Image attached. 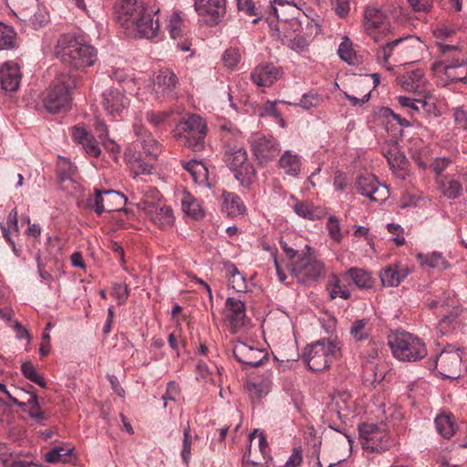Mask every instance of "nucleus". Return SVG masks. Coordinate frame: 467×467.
<instances>
[{
  "label": "nucleus",
  "mask_w": 467,
  "mask_h": 467,
  "mask_svg": "<svg viewBox=\"0 0 467 467\" xmlns=\"http://www.w3.org/2000/svg\"><path fill=\"white\" fill-rule=\"evenodd\" d=\"M56 54L67 67L83 70L94 65L97 59V50L88 44L83 37L70 34L59 37L56 46Z\"/></svg>",
  "instance_id": "nucleus-1"
},
{
  "label": "nucleus",
  "mask_w": 467,
  "mask_h": 467,
  "mask_svg": "<svg viewBox=\"0 0 467 467\" xmlns=\"http://www.w3.org/2000/svg\"><path fill=\"white\" fill-rule=\"evenodd\" d=\"M440 59L432 64L431 69L436 75L443 74L447 79L445 85L453 82H467V57L457 46L437 44Z\"/></svg>",
  "instance_id": "nucleus-2"
},
{
  "label": "nucleus",
  "mask_w": 467,
  "mask_h": 467,
  "mask_svg": "<svg viewBox=\"0 0 467 467\" xmlns=\"http://www.w3.org/2000/svg\"><path fill=\"white\" fill-rule=\"evenodd\" d=\"M206 135V121L196 114L182 118L172 130L174 140L193 151L204 150Z\"/></svg>",
  "instance_id": "nucleus-3"
},
{
  "label": "nucleus",
  "mask_w": 467,
  "mask_h": 467,
  "mask_svg": "<svg viewBox=\"0 0 467 467\" xmlns=\"http://www.w3.org/2000/svg\"><path fill=\"white\" fill-rule=\"evenodd\" d=\"M76 86V76L65 72L58 74L43 99V105L47 111L56 114L67 110L71 103L70 91Z\"/></svg>",
  "instance_id": "nucleus-4"
},
{
  "label": "nucleus",
  "mask_w": 467,
  "mask_h": 467,
  "mask_svg": "<svg viewBox=\"0 0 467 467\" xmlns=\"http://www.w3.org/2000/svg\"><path fill=\"white\" fill-rule=\"evenodd\" d=\"M340 356V348L335 340L322 338L307 345L302 358L309 369L322 371Z\"/></svg>",
  "instance_id": "nucleus-5"
},
{
  "label": "nucleus",
  "mask_w": 467,
  "mask_h": 467,
  "mask_svg": "<svg viewBox=\"0 0 467 467\" xmlns=\"http://www.w3.org/2000/svg\"><path fill=\"white\" fill-rule=\"evenodd\" d=\"M418 42L411 36L388 41L377 51L379 62L387 65L390 57L400 64H410L416 60Z\"/></svg>",
  "instance_id": "nucleus-6"
},
{
  "label": "nucleus",
  "mask_w": 467,
  "mask_h": 467,
  "mask_svg": "<svg viewBox=\"0 0 467 467\" xmlns=\"http://www.w3.org/2000/svg\"><path fill=\"white\" fill-rule=\"evenodd\" d=\"M389 346L394 357L402 361H416L427 355L423 341L408 332H397L389 336Z\"/></svg>",
  "instance_id": "nucleus-7"
},
{
  "label": "nucleus",
  "mask_w": 467,
  "mask_h": 467,
  "mask_svg": "<svg viewBox=\"0 0 467 467\" xmlns=\"http://www.w3.org/2000/svg\"><path fill=\"white\" fill-rule=\"evenodd\" d=\"M290 273L299 283L306 284L318 280L325 274V265L312 253V248L306 245L298 259L290 265Z\"/></svg>",
  "instance_id": "nucleus-8"
},
{
  "label": "nucleus",
  "mask_w": 467,
  "mask_h": 467,
  "mask_svg": "<svg viewBox=\"0 0 467 467\" xmlns=\"http://www.w3.org/2000/svg\"><path fill=\"white\" fill-rule=\"evenodd\" d=\"M161 193L155 188H150L139 203V208L147 214L150 220L161 229H167L173 225L175 218L171 207L160 205Z\"/></svg>",
  "instance_id": "nucleus-9"
},
{
  "label": "nucleus",
  "mask_w": 467,
  "mask_h": 467,
  "mask_svg": "<svg viewBox=\"0 0 467 467\" xmlns=\"http://www.w3.org/2000/svg\"><path fill=\"white\" fill-rule=\"evenodd\" d=\"M274 11L277 21L275 22L274 19L271 20L270 17L267 18L269 26L273 31V35H275L282 41L286 39L287 45L291 49L296 52L306 51L308 47V42L304 36H296L294 38H290L291 36L286 33L288 27H290L295 33L299 31L301 28L299 20L295 16L280 17L278 10L274 8Z\"/></svg>",
  "instance_id": "nucleus-10"
},
{
  "label": "nucleus",
  "mask_w": 467,
  "mask_h": 467,
  "mask_svg": "<svg viewBox=\"0 0 467 467\" xmlns=\"http://www.w3.org/2000/svg\"><path fill=\"white\" fill-rule=\"evenodd\" d=\"M224 161L243 186L248 187L255 176V169L243 148L228 147L224 152Z\"/></svg>",
  "instance_id": "nucleus-11"
},
{
  "label": "nucleus",
  "mask_w": 467,
  "mask_h": 467,
  "mask_svg": "<svg viewBox=\"0 0 467 467\" xmlns=\"http://www.w3.org/2000/svg\"><path fill=\"white\" fill-rule=\"evenodd\" d=\"M127 203V197L114 190L100 191L96 189L93 195H89L82 207L94 211L98 215L103 213H111L121 210Z\"/></svg>",
  "instance_id": "nucleus-12"
},
{
  "label": "nucleus",
  "mask_w": 467,
  "mask_h": 467,
  "mask_svg": "<svg viewBox=\"0 0 467 467\" xmlns=\"http://www.w3.org/2000/svg\"><path fill=\"white\" fill-rule=\"evenodd\" d=\"M145 6L138 0H117L114 5L117 22L129 30L145 10Z\"/></svg>",
  "instance_id": "nucleus-13"
},
{
  "label": "nucleus",
  "mask_w": 467,
  "mask_h": 467,
  "mask_svg": "<svg viewBox=\"0 0 467 467\" xmlns=\"http://www.w3.org/2000/svg\"><path fill=\"white\" fill-rule=\"evenodd\" d=\"M250 143L253 154L260 163L274 160L280 151L277 140L271 135L255 134Z\"/></svg>",
  "instance_id": "nucleus-14"
},
{
  "label": "nucleus",
  "mask_w": 467,
  "mask_h": 467,
  "mask_svg": "<svg viewBox=\"0 0 467 467\" xmlns=\"http://www.w3.org/2000/svg\"><path fill=\"white\" fill-rule=\"evenodd\" d=\"M357 191L372 202H382L389 197V189L371 174L361 175L356 182Z\"/></svg>",
  "instance_id": "nucleus-15"
},
{
  "label": "nucleus",
  "mask_w": 467,
  "mask_h": 467,
  "mask_svg": "<svg viewBox=\"0 0 467 467\" xmlns=\"http://www.w3.org/2000/svg\"><path fill=\"white\" fill-rule=\"evenodd\" d=\"M158 11L154 12L147 7L139 17L138 23H134L129 29L136 37L151 39L160 32Z\"/></svg>",
  "instance_id": "nucleus-16"
},
{
  "label": "nucleus",
  "mask_w": 467,
  "mask_h": 467,
  "mask_svg": "<svg viewBox=\"0 0 467 467\" xmlns=\"http://www.w3.org/2000/svg\"><path fill=\"white\" fill-rule=\"evenodd\" d=\"M101 97V105L104 110L112 117L120 116L130 105V99L123 91L118 88H108Z\"/></svg>",
  "instance_id": "nucleus-17"
},
{
  "label": "nucleus",
  "mask_w": 467,
  "mask_h": 467,
  "mask_svg": "<svg viewBox=\"0 0 467 467\" xmlns=\"http://www.w3.org/2000/svg\"><path fill=\"white\" fill-rule=\"evenodd\" d=\"M461 363L462 354L460 349L442 350L436 360V364L441 368V375L451 379L460 377Z\"/></svg>",
  "instance_id": "nucleus-18"
},
{
  "label": "nucleus",
  "mask_w": 467,
  "mask_h": 467,
  "mask_svg": "<svg viewBox=\"0 0 467 467\" xmlns=\"http://www.w3.org/2000/svg\"><path fill=\"white\" fill-rule=\"evenodd\" d=\"M359 435L362 448L371 452H380L386 450L383 443V432L374 424H362L359 426Z\"/></svg>",
  "instance_id": "nucleus-19"
},
{
  "label": "nucleus",
  "mask_w": 467,
  "mask_h": 467,
  "mask_svg": "<svg viewBox=\"0 0 467 467\" xmlns=\"http://www.w3.org/2000/svg\"><path fill=\"white\" fill-rule=\"evenodd\" d=\"M234 356L242 364L258 367L268 360L267 353L263 349L253 348L244 342H238L234 348Z\"/></svg>",
  "instance_id": "nucleus-20"
},
{
  "label": "nucleus",
  "mask_w": 467,
  "mask_h": 467,
  "mask_svg": "<svg viewBox=\"0 0 467 467\" xmlns=\"http://www.w3.org/2000/svg\"><path fill=\"white\" fill-rule=\"evenodd\" d=\"M281 67L273 63L258 65L251 73V79L259 87H270L282 77Z\"/></svg>",
  "instance_id": "nucleus-21"
},
{
  "label": "nucleus",
  "mask_w": 467,
  "mask_h": 467,
  "mask_svg": "<svg viewBox=\"0 0 467 467\" xmlns=\"http://www.w3.org/2000/svg\"><path fill=\"white\" fill-rule=\"evenodd\" d=\"M22 74L18 64L8 61L0 67V82L5 91L16 92L20 86Z\"/></svg>",
  "instance_id": "nucleus-22"
},
{
  "label": "nucleus",
  "mask_w": 467,
  "mask_h": 467,
  "mask_svg": "<svg viewBox=\"0 0 467 467\" xmlns=\"http://www.w3.org/2000/svg\"><path fill=\"white\" fill-rule=\"evenodd\" d=\"M196 10L200 15L207 16L217 24L226 13V0H195Z\"/></svg>",
  "instance_id": "nucleus-23"
},
{
  "label": "nucleus",
  "mask_w": 467,
  "mask_h": 467,
  "mask_svg": "<svg viewBox=\"0 0 467 467\" xmlns=\"http://www.w3.org/2000/svg\"><path fill=\"white\" fill-rule=\"evenodd\" d=\"M389 27L384 14L376 7L368 6L365 10L364 14V28L366 32L372 36L375 42L379 41V38L374 36L376 30H386Z\"/></svg>",
  "instance_id": "nucleus-24"
},
{
  "label": "nucleus",
  "mask_w": 467,
  "mask_h": 467,
  "mask_svg": "<svg viewBox=\"0 0 467 467\" xmlns=\"http://www.w3.org/2000/svg\"><path fill=\"white\" fill-rule=\"evenodd\" d=\"M225 308L228 312L229 321L235 329L244 326L246 314L245 305L243 301L234 297H228L225 302Z\"/></svg>",
  "instance_id": "nucleus-25"
},
{
  "label": "nucleus",
  "mask_w": 467,
  "mask_h": 467,
  "mask_svg": "<svg viewBox=\"0 0 467 467\" xmlns=\"http://www.w3.org/2000/svg\"><path fill=\"white\" fill-rule=\"evenodd\" d=\"M397 79L406 91L421 93L424 90L425 78L420 68L399 76Z\"/></svg>",
  "instance_id": "nucleus-26"
},
{
  "label": "nucleus",
  "mask_w": 467,
  "mask_h": 467,
  "mask_svg": "<svg viewBox=\"0 0 467 467\" xmlns=\"http://www.w3.org/2000/svg\"><path fill=\"white\" fill-rule=\"evenodd\" d=\"M33 387L29 386L27 390H25L29 398L26 401H21L24 407H21L23 411L27 412L28 416L36 423H43L48 420V415L40 408L38 397L35 391L32 390Z\"/></svg>",
  "instance_id": "nucleus-27"
},
{
  "label": "nucleus",
  "mask_w": 467,
  "mask_h": 467,
  "mask_svg": "<svg viewBox=\"0 0 467 467\" xmlns=\"http://www.w3.org/2000/svg\"><path fill=\"white\" fill-rule=\"evenodd\" d=\"M384 155L393 174L399 179L405 180L409 176V161L406 157L398 150L397 147Z\"/></svg>",
  "instance_id": "nucleus-28"
},
{
  "label": "nucleus",
  "mask_w": 467,
  "mask_h": 467,
  "mask_svg": "<svg viewBox=\"0 0 467 467\" xmlns=\"http://www.w3.org/2000/svg\"><path fill=\"white\" fill-rule=\"evenodd\" d=\"M409 270L397 265H388L380 272L381 283L385 286H398L407 277Z\"/></svg>",
  "instance_id": "nucleus-29"
},
{
  "label": "nucleus",
  "mask_w": 467,
  "mask_h": 467,
  "mask_svg": "<svg viewBox=\"0 0 467 467\" xmlns=\"http://www.w3.org/2000/svg\"><path fill=\"white\" fill-rule=\"evenodd\" d=\"M222 204L221 210L227 216H237L244 213L245 206L241 200V198L234 193L229 192H223L222 194Z\"/></svg>",
  "instance_id": "nucleus-30"
},
{
  "label": "nucleus",
  "mask_w": 467,
  "mask_h": 467,
  "mask_svg": "<svg viewBox=\"0 0 467 467\" xmlns=\"http://www.w3.org/2000/svg\"><path fill=\"white\" fill-rule=\"evenodd\" d=\"M463 310L460 307H453L448 314L443 315L437 325V331L441 336L452 333L461 324V317Z\"/></svg>",
  "instance_id": "nucleus-31"
},
{
  "label": "nucleus",
  "mask_w": 467,
  "mask_h": 467,
  "mask_svg": "<svg viewBox=\"0 0 467 467\" xmlns=\"http://www.w3.org/2000/svg\"><path fill=\"white\" fill-rule=\"evenodd\" d=\"M349 282L347 278H343V275L340 276L332 274L328 277L327 289L329 293L330 298L335 299L340 297L343 299H348L350 297V291L348 288Z\"/></svg>",
  "instance_id": "nucleus-32"
},
{
  "label": "nucleus",
  "mask_w": 467,
  "mask_h": 467,
  "mask_svg": "<svg viewBox=\"0 0 467 467\" xmlns=\"http://www.w3.org/2000/svg\"><path fill=\"white\" fill-rule=\"evenodd\" d=\"M271 380L269 377H253L245 384V389L252 399H261L269 391Z\"/></svg>",
  "instance_id": "nucleus-33"
},
{
  "label": "nucleus",
  "mask_w": 467,
  "mask_h": 467,
  "mask_svg": "<svg viewBox=\"0 0 467 467\" xmlns=\"http://www.w3.org/2000/svg\"><path fill=\"white\" fill-rule=\"evenodd\" d=\"M373 330V324L368 318H362L355 320L350 328L349 333L355 341L367 340Z\"/></svg>",
  "instance_id": "nucleus-34"
},
{
  "label": "nucleus",
  "mask_w": 467,
  "mask_h": 467,
  "mask_svg": "<svg viewBox=\"0 0 467 467\" xmlns=\"http://www.w3.org/2000/svg\"><path fill=\"white\" fill-rule=\"evenodd\" d=\"M8 7L21 21L29 18V13L36 9L37 0H5Z\"/></svg>",
  "instance_id": "nucleus-35"
},
{
  "label": "nucleus",
  "mask_w": 467,
  "mask_h": 467,
  "mask_svg": "<svg viewBox=\"0 0 467 467\" xmlns=\"http://www.w3.org/2000/svg\"><path fill=\"white\" fill-rule=\"evenodd\" d=\"M279 166L285 172L291 176H296L300 172L301 158L297 154L286 150L279 160Z\"/></svg>",
  "instance_id": "nucleus-36"
},
{
  "label": "nucleus",
  "mask_w": 467,
  "mask_h": 467,
  "mask_svg": "<svg viewBox=\"0 0 467 467\" xmlns=\"http://www.w3.org/2000/svg\"><path fill=\"white\" fill-rule=\"evenodd\" d=\"M343 278L350 280L358 288H368L372 285V279L370 274L361 268L352 267L343 274Z\"/></svg>",
  "instance_id": "nucleus-37"
},
{
  "label": "nucleus",
  "mask_w": 467,
  "mask_h": 467,
  "mask_svg": "<svg viewBox=\"0 0 467 467\" xmlns=\"http://www.w3.org/2000/svg\"><path fill=\"white\" fill-rule=\"evenodd\" d=\"M177 76L169 69L161 70L153 82L154 88H161L162 92H171L177 85Z\"/></svg>",
  "instance_id": "nucleus-38"
},
{
  "label": "nucleus",
  "mask_w": 467,
  "mask_h": 467,
  "mask_svg": "<svg viewBox=\"0 0 467 467\" xmlns=\"http://www.w3.org/2000/svg\"><path fill=\"white\" fill-rule=\"evenodd\" d=\"M332 400L339 418L342 417V413L349 412L354 405L352 395L348 390L338 391L333 396Z\"/></svg>",
  "instance_id": "nucleus-39"
},
{
  "label": "nucleus",
  "mask_w": 467,
  "mask_h": 467,
  "mask_svg": "<svg viewBox=\"0 0 467 467\" xmlns=\"http://www.w3.org/2000/svg\"><path fill=\"white\" fill-rule=\"evenodd\" d=\"M72 452V447L54 446L45 453L44 459L48 463L68 462Z\"/></svg>",
  "instance_id": "nucleus-40"
},
{
  "label": "nucleus",
  "mask_w": 467,
  "mask_h": 467,
  "mask_svg": "<svg viewBox=\"0 0 467 467\" xmlns=\"http://www.w3.org/2000/svg\"><path fill=\"white\" fill-rule=\"evenodd\" d=\"M29 18H25L23 21L28 23L35 29L43 27L49 21V15L45 7L39 6L38 3L36 4V9H33L29 13Z\"/></svg>",
  "instance_id": "nucleus-41"
},
{
  "label": "nucleus",
  "mask_w": 467,
  "mask_h": 467,
  "mask_svg": "<svg viewBox=\"0 0 467 467\" xmlns=\"http://www.w3.org/2000/svg\"><path fill=\"white\" fill-rule=\"evenodd\" d=\"M167 28L171 37L174 40L181 39L184 36L183 19L181 12H174L168 20Z\"/></svg>",
  "instance_id": "nucleus-42"
},
{
  "label": "nucleus",
  "mask_w": 467,
  "mask_h": 467,
  "mask_svg": "<svg viewBox=\"0 0 467 467\" xmlns=\"http://www.w3.org/2000/svg\"><path fill=\"white\" fill-rule=\"evenodd\" d=\"M229 282L236 292H245L247 288L245 277L238 271L236 266L230 264L226 266Z\"/></svg>",
  "instance_id": "nucleus-43"
},
{
  "label": "nucleus",
  "mask_w": 467,
  "mask_h": 467,
  "mask_svg": "<svg viewBox=\"0 0 467 467\" xmlns=\"http://www.w3.org/2000/svg\"><path fill=\"white\" fill-rule=\"evenodd\" d=\"M182 208L183 212L192 216L195 220H199L204 216V212L202 209L200 202L192 196H186L182 202Z\"/></svg>",
  "instance_id": "nucleus-44"
},
{
  "label": "nucleus",
  "mask_w": 467,
  "mask_h": 467,
  "mask_svg": "<svg viewBox=\"0 0 467 467\" xmlns=\"http://www.w3.org/2000/svg\"><path fill=\"white\" fill-rule=\"evenodd\" d=\"M184 169L191 173L195 182H202L207 179V168L206 166L195 160L188 161L184 164Z\"/></svg>",
  "instance_id": "nucleus-45"
},
{
  "label": "nucleus",
  "mask_w": 467,
  "mask_h": 467,
  "mask_svg": "<svg viewBox=\"0 0 467 467\" xmlns=\"http://www.w3.org/2000/svg\"><path fill=\"white\" fill-rule=\"evenodd\" d=\"M257 433V430H254L250 435V445L248 451L244 455V460L246 463L251 464L253 466L262 465L266 463V455H260L258 452H255L254 448V441L255 439V435Z\"/></svg>",
  "instance_id": "nucleus-46"
},
{
  "label": "nucleus",
  "mask_w": 467,
  "mask_h": 467,
  "mask_svg": "<svg viewBox=\"0 0 467 467\" xmlns=\"http://www.w3.org/2000/svg\"><path fill=\"white\" fill-rule=\"evenodd\" d=\"M419 258L420 259L421 265H427L431 268L444 270L449 266L448 262L441 253L433 252L427 255L420 254Z\"/></svg>",
  "instance_id": "nucleus-47"
},
{
  "label": "nucleus",
  "mask_w": 467,
  "mask_h": 467,
  "mask_svg": "<svg viewBox=\"0 0 467 467\" xmlns=\"http://www.w3.org/2000/svg\"><path fill=\"white\" fill-rule=\"evenodd\" d=\"M435 425L438 432L444 438H451L454 432V424L448 415H438L435 418Z\"/></svg>",
  "instance_id": "nucleus-48"
},
{
  "label": "nucleus",
  "mask_w": 467,
  "mask_h": 467,
  "mask_svg": "<svg viewBox=\"0 0 467 467\" xmlns=\"http://www.w3.org/2000/svg\"><path fill=\"white\" fill-rule=\"evenodd\" d=\"M21 372L30 381L37 384L41 388H47V382L43 375L37 372L36 368L30 361H26L22 364Z\"/></svg>",
  "instance_id": "nucleus-49"
},
{
  "label": "nucleus",
  "mask_w": 467,
  "mask_h": 467,
  "mask_svg": "<svg viewBox=\"0 0 467 467\" xmlns=\"http://www.w3.org/2000/svg\"><path fill=\"white\" fill-rule=\"evenodd\" d=\"M279 101H271L267 100L259 109L260 117H272L274 118L279 125L284 128L285 126V122L282 118V113L277 109L276 104Z\"/></svg>",
  "instance_id": "nucleus-50"
},
{
  "label": "nucleus",
  "mask_w": 467,
  "mask_h": 467,
  "mask_svg": "<svg viewBox=\"0 0 467 467\" xmlns=\"http://www.w3.org/2000/svg\"><path fill=\"white\" fill-rule=\"evenodd\" d=\"M337 53L340 58L348 64H353L355 60V51L352 47V42L348 36L343 37L338 47Z\"/></svg>",
  "instance_id": "nucleus-51"
},
{
  "label": "nucleus",
  "mask_w": 467,
  "mask_h": 467,
  "mask_svg": "<svg viewBox=\"0 0 467 467\" xmlns=\"http://www.w3.org/2000/svg\"><path fill=\"white\" fill-rule=\"evenodd\" d=\"M16 33L12 27L0 23V50L14 47Z\"/></svg>",
  "instance_id": "nucleus-52"
},
{
  "label": "nucleus",
  "mask_w": 467,
  "mask_h": 467,
  "mask_svg": "<svg viewBox=\"0 0 467 467\" xmlns=\"http://www.w3.org/2000/svg\"><path fill=\"white\" fill-rule=\"evenodd\" d=\"M76 166H74L67 159L59 158L57 162V173L61 181L70 180L76 172Z\"/></svg>",
  "instance_id": "nucleus-53"
},
{
  "label": "nucleus",
  "mask_w": 467,
  "mask_h": 467,
  "mask_svg": "<svg viewBox=\"0 0 467 467\" xmlns=\"http://www.w3.org/2000/svg\"><path fill=\"white\" fill-rule=\"evenodd\" d=\"M197 438V436L192 437L190 431V426L183 430V441H182V458L185 464H188L191 459V446L193 439Z\"/></svg>",
  "instance_id": "nucleus-54"
},
{
  "label": "nucleus",
  "mask_w": 467,
  "mask_h": 467,
  "mask_svg": "<svg viewBox=\"0 0 467 467\" xmlns=\"http://www.w3.org/2000/svg\"><path fill=\"white\" fill-rule=\"evenodd\" d=\"M323 101V99L320 95L315 92H309L302 96L300 101L296 104V106H300L305 109H310L312 108H316L319 106Z\"/></svg>",
  "instance_id": "nucleus-55"
},
{
  "label": "nucleus",
  "mask_w": 467,
  "mask_h": 467,
  "mask_svg": "<svg viewBox=\"0 0 467 467\" xmlns=\"http://www.w3.org/2000/svg\"><path fill=\"white\" fill-rule=\"evenodd\" d=\"M136 135L140 139L145 151L150 155H154V148L157 146L156 140L147 131L142 129L136 130Z\"/></svg>",
  "instance_id": "nucleus-56"
},
{
  "label": "nucleus",
  "mask_w": 467,
  "mask_h": 467,
  "mask_svg": "<svg viewBox=\"0 0 467 467\" xmlns=\"http://www.w3.org/2000/svg\"><path fill=\"white\" fill-rule=\"evenodd\" d=\"M240 59L241 54L237 48L230 47L223 55V61L229 68H234L240 62Z\"/></svg>",
  "instance_id": "nucleus-57"
},
{
  "label": "nucleus",
  "mask_w": 467,
  "mask_h": 467,
  "mask_svg": "<svg viewBox=\"0 0 467 467\" xmlns=\"http://www.w3.org/2000/svg\"><path fill=\"white\" fill-rule=\"evenodd\" d=\"M294 212L300 217L307 220H315L316 214L315 211L312 209V206L304 202H298L294 205Z\"/></svg>",
  "instance_id": "nucleus-58"
},
{
  "label": "nucleus",
  "mask_w": 467,
  "mask_h": 467,
  "mask_svg": "<svg viewBox=\"0 0 467 467\" xmlns=\"http://www.w3.org/2000/svg\"><path fill=\"white\" fill-rule=\"evenodd\" d=\"M462 191V184L458 181L450 180L443 184V193L449 199H456L461 195Z\"/></svg>",
  "instance_id": "nucleus-59"
},
{
  "label": "nucleus",
  "mask_w": 467,
  "mask_h": 467,
  "mask_svg": "<svg viewBox=\"0 0 467 467\" xmlns=\"http://www.w3.org/2000/svg\"><path fill=\"white\" fill-rule=\"evenodd\" d=\"M129 287L126 284L116 283L112 285V296L118 301V305H123L129 297Z\"/></svg>",
  "instance_id": "nucleus-60"
},
{
  "label": "nucleus",
  "mask_w": 467,
  "mask_h": 467,
  "mask_svg": "<svg viewBox=\"0 0 467 467\" xmlns=\"http://www.w3.org/2000/svg\"><path fill=\"white\" fill-rule=\"evenodd\" d=\"M170 117L167 111H148L146 113L147 121L153 127H159L163 124Z\"/></svg>",
  "instance_id": "nucleus-61"
},
{
  "label": "nucleus",
  "mask_w": 467,
  "mask_h": 467,
  "mask_svg": "<svg viewBox=\"0 0 467 467\" xmlns=\"http://www.w3.org/2000/svg\"><path fill=\"white\" fill-rule=\"evenodd\" d=\"M327 228L330 237L336 242H340L342 239L339 221L335 216H329L327 223Z\"/></svg>",
  "instance_id": "nucleus-62"
},
{
  "label": "nucleus",
  "mask_w": 467,
  "mask_h": 467,
  "mask_svg": "<svg viewBox=\"0 0 467 467\" xmlns=\"http://www.w3.org/2000/svg\"><path fill=\"white\" fill-rule=\"evenodd\" d=\"M398 100L402 107L410 108L417 111L420 109H424L427 105V102L422 99H416L405 96L399 97Z\"/></svg>",
  "instance_id": "nucleus-63"
},
{
  "label": "nucleus",
  "mask_w": 467,
  "mask_h": 467,
  "mask_svg": "<svg viewBox=\"0 0 467 467\" xmlns=\"http://www.w3.org/2000/svg\"><path fill=\"white\" fill-rule=\"evenodd\" d=\"M82 148L91 157H99L101 153L100 148L93 135L82 144Z\"/></svg>",
  "instance_id": "nucleus-64"
}]
</instances>
